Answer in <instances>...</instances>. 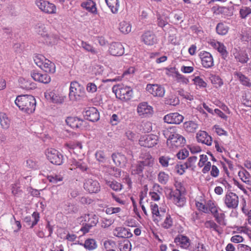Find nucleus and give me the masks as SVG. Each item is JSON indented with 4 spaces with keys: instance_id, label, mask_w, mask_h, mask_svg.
I'll use <instances>...</instances> for the list:
<instances>
[{
    "instance_id": "1",
    "label": "nucleus",
    "mask_w": 251,
    "mask_h": 251,
    "mask_svg": "<svg viewBox=\"0 0 251 251\" xmlns=\"http://www.w3.org/2000/svg\"><path fill=\"white\" fill-rule=\"evenodd\" d=\"M163 134L167 138V146L172 150L182 147L185 143L184 137L178 134L175 128L170 127L166 129L163 131Z\"/></svg>"
},
{
    "instance_id": "2",
    "label": "nucleus",
    "mask_w": 251,
    "mask_h": 251,
    "mask_svg": "<svg viewBox=\"0 0 251 251\" xmlns=\"http://www.w3.org/2000/svg\"><path fill=\"white\" fill-rule=\"evenodd\" d=\"M15 103L20 109L27 113H31L35 111L36 100L31 95L18 96Z\"/></svg>"
},
{
    "instance_id": "3",
    "label": "nucleus",
    "mask_w": 251,
    "mask_h": 251,
    "mask_svg": "<svg viewBox=\"0 0 251 251\" xmlns=\"http://www.w3.org/2000/svg\"><path fill=\"white\" fill-rule=\"evenodd\" d=\"M112 91L117 98L124 101L130 100L133 94L132 88L123 84H119L113 86Z\"/></svg>"
},
{
    "instance_id": "4",
    "label": "nucleus",
    "mask_w": 251,
    "mask_h": 251,
    "mask_svg": "<svg viewBox=\"0 0 251 251\" xmlns=\"http://www.w3.org/2000/svg\"><path fill=\"white\" fill-rule=\"evenodd\" d=\"M34 63L40 68L47 73H53L55 71L53 63L41 54H36L33 57Z\"/></svg>"
},
{
    "instance_id": "5",
    "label": "nucleus",
    "mask_w": 251,
    "mask_h": 251,
    "mask_svg": "<svg viewBox=\"0 0 251 251\" xmlns=\"http://www.w3.org/2000/svg\"><path fill=\"white\" fill-rule=\"evenodd\" d=\"M79 221L83 226L80 230L84 233H87L91 227L96 226L98 218L94 214H85L79 218Z\"/></svg>"
},
{
    "instance_id": "6",
    "label": "nucleus",
    "mask_w": 251,
    "mask_h": 251,
    "mask_svg": "<svg viewBox=\"0 0 251 251\" xmlns=\"http://www.w3.org/2000/svg\"><path fill=\"white\" fill-rule=\"evenodd\" d=\"M136 111L142 118L151 117L154 113L153 108L146 101L140 102L137 106Z\"/></svg>"
},
{
    "instance_id": "7",
    "label": "nucleus",
    "mask_w": 251,
    "mask_h": 251,
    "mask_svg": "<svg viewBox=\"0 0 251 251\" xmlns=\"http://www.w3.org/2000/svg\"><path fill=\"white\" fill-rule=\"evenodd\" d=\"M158 137L155 134H150L141 136L139 140V144L146 148H152L157 144Z\"/></svg>"
},
{
    "instance_id": "8",
    "label": "nucleus",
    "mask_w": 251,
    "mask_h": 251,
    "mask_svg": "<svg viewBox=\"0 0 251 251\" xmlns=\"http://www.w3.org/2000/svg\"><path fill=\"white\" fill-rule=\"evenodd\" d=\"M146 89L152 96L158 98H163L166 92L164 87L157 84H148L147 85Z\"/></svg>"
},
{
    "instance_id": "9",
    "label": "nucleus",
    "mask_w": 251,
    "mask_h": 251,
    "mask_svg": "<svg viewBox=\"0 0 251 251\" xmlns=\"http://www.w3.org/2000/svg\"><path fill=\"white\" fill-rule=\"evenodd\" d=\"M47 157L50 162L54 164L60 165L62 163L63 156L54 149H49L46 151Z\"/></svg>"
},
{
    "instance_id": "10",
    "label": "nucleus",
    "mask_w": 251,
    "mask_h": 251,
    "mask_svg": "<svg viewBox=\"0 0 251 251\" xmlns=\"http://www.w3.org/2000/svg\"><path fill=\"white\" fill-rule=\"evenodd\" d=\"M224 201L227 208L235 209L238 205L239 197L233 192H227L224 198Z\"/></svg>"
},
{
    "instance_id": "11",
    "label": "nucleus",
    "mask_w": 251,
    "mask_h": 251,
    "mask_svg": "<svg viewBox=\"0 0 251 251\" xmlns=\"http://www.w3.org/2000/svg\"><path fill=\"white\" fill-rule=\"evenodd\" d=\"M170 199L176 206L182 207L185 204V198L178 189L172 190L170 193Z\"/></svg>"
},
{
    "instance_id": "12",
    "label": "nucleus",
    "mask_w": 251,
    "mask_h": 251,
    "mask_svg": "<svg viewBox=\"0 0 251 251\" xmlns=\"http://www.w3.org/2000/svg\"><path fill=\"white\" fill-rule=\"evenodd\" d=\"M83 187L87 192L91 194L98 193L100 190V186L99 182L97 180L92 178L85 180Z\"/></svg>"
},
{
    "instance_id": "13",
    "label": "nucleus",
    "mask_w": 251,
    "mask_h": 251,
    "mask_svg": "<svg viewBox=\"0 0 251 251\" xmlns=\"http://www.w3.org/2000/svg\"><path fill=\"white\" fill-rule=\"evenodd\" d=\"M202 66L206 68H210L214 66V60L210 53L206 51H201L199 53Z\"/></svg>"
},
{
    "instance_id": "14",
    "label": "nucleus",
    "mask_w": 251,
    "mask_h": 251,
    "mask_svg": "<svg viewBox=\"0 0 251 251\" xmlns=\"http://www.w3.org/2000/svg\"><path fill=\"white\" fill-rule=\"evenodd\" d=\"M183 116L177 112L170 113L165 115L163 118L164 122L169 124L176 125L180 124L183 121Z\"/></svg>"
},
{
    "instance_id": "15",
    "label": "nucleus",
    "mask_w": 251,
    "mask_h": 251,
    "mask_svg": "<svg viewBox=\"0 0 251 251\" xmlns=\"http://www.w3.org/2000/svg\"><path fill=\"white\" fill-rule=\"evenodd\" d=\"M210 206H211L210 212L213 215L216 222L220 225L226 226L225 214L224 213H219L218 208L215 204L212 203V205H210Z\"/></svg>"
},
{
    "instance_id": "16",
    "label": "nucleus",
    "mask_w": 251,
    "mask_h": 251,
    "mask_svg": "<svg viewBox=\"0 0 251 251\" xmlns=\"http://www.w3.org/2000/svg\"><path fill=\"white\" fill-rule=\"evenodd\" d=\"M109 53L113 56H122L125 52V49L121 43H112L109 48Z\"/></svg>"
},
{
    "instance_id": "17",
    "label": "nucleus",
    "mask_w": 251,
    "mask_h": 251,
    "mask_svg": "<svg viewBox=\"0 0 251 251\" xmlns=\"http://www.w3.org/2000/svg\"><path fill=\"white\" fill-rule=\"evenodd\" d=\"M209 44L221 54L223 58L225 59L227 57L228 53L226 48L223 43L215 40H212L210 41Z\"/></svg>"
},
{
    "instance_id": "18",
    "label": "nucleus",
    "mask_w": 251,
    "mask_h": 251,
    "mask_svg": "<svg viewBox=\"0 0 251 251\" xmlns=\"http://www.w3.org/2000/svg\"><path fill=\"white\" fill-rule=\"evenodd\" d=\"M196 138L199 143L205 144L207 146H211L212 145V138L205 131H199L197 134Z\"/></svg>"
},
{
    "instance_id": "19",
    "label": "nucleus",
    "mask_w": 251,
    "mask_h": 251,
    "mask_svg": "<svg viewBox=\"0 0 251 251\" xmlns=\"http://www.w3.org/2000/svg\"><path fill=\"white\" fill-rule=\"evenodd\" d=\"M142 41L147 46H152L157 42L155 35L151 31H146L142 35Z\"/></svg>"
},
{
    "instance_id": "20",
    "label": "nucleus",
    "mask_w": 251,
    "mask_h": 251,
    "mask_svg": "<svg viewBox=\"0 0 251 251\" xmlns=\"http://www.w3.org/2000/svg\"><path fill=\"white\" fill-rule=\"evenodd\" d=\"M31 76L36 81L43 83H48L50 81V76L46 74H42L36 71H33L31 73Z\"/></svg>"
},
{
    "instance_id": "21",
    "label": "nucleus",
    "mask_w": 251,
    "mask_h": 251,
    "mask_svg": "<svg viewBox=\"0 0 251 251\" xmlns=\"http://www.w3.org/2000/svg\"><path fill=\"white\" fill-rule=\"evenodd\" d=\"M232 52L236 61L241 63H246L249 60L248 55L245 51L234 48Z\"/></svg>"
},
{
    "instance_id": "22",
    "label": "nucleus",
    "mask_w": 251,
    "mask_h": 251,
    "mask_svg": "<svg viewBox=\"0 0 251 251\" xmlns=\"http://www.w3.org/2000/svg\"><path fill=\"white\" fill-rule=\"evenodd\" d=\"M215 204L211 201H208L207 202L204 200H200V201H196V206L197 209L205 213H209L211 211L210 205Z\"/></svg>"
},
{
    "instance_id": "23",
    "label": "nucleus",
    "mask_w": 251,
    "mask_h": 251,
    "mask_svg": "<svg viewBox=\"0 0 251 251\" xmlns=\"http://www.w3.org/2000/svg\"><path fill=\"white\" fill-rule=\"evenodd\" d=\"M45 97L47 100H50L54 103H61L62 102L61 93L58 90H54L52 91L46 92L45 93Z\"/></svg>"
},
{
    "instance_id": "24",
    "label": "nucleus",
    "mask_w": 251,
    "mask_h": 251,
    "mask_svg": "<svg viewBox=\"0 0 251 251\" xmlns=\"http://www.w3.org/2000/svg\"><path fill=\"white\" fill-rule=\"evenodd\" d=\"M175 243L184 249H188L190 246L189 238L182 234L178 235L174 240Z\"/></svg>"
},
{
    "instance_id": "25",
    "label": "nucleus",
    "mask_w": 251,
    "mask_h": 251,
    "mask_svg": "<svg viewBox=\"0 0 251 251\" xmlns=\"http://www.w3.org/2000/svg\"><path fill=\"white\" fill-rule=\"evenodd\" d=\"M84 116L88 120L92 122L97 121L100 118L99 113L94 107L88 108L85 111Z\"/></svg>"
},
{
    "instance_id": "26",
    "label": "nucleus",
    "mask_w": 251,
    "mask_h": 251,
    "mask_svg": "<svg viewBox=\"0 0 251 251\" xmlns=\"http://www.w3.org/2000/svg\"><path fill=\"white\" fill-rule=\"evenodd\" d=\"M67 126L75 129L80 127L83 123V121L76 117H69L65 120Z\"/></svg>"
},
{
    "instance_id": "27",
    "label": "nucleus",
    "mask_w": 251,
    "mask_h": 251,
    "mask_svg": "<svg viewBox=\"0 0 251 251\" xmlns=\"http://www.w3.org/2000/svg\"><path fill=\"white\" fill-rule=\"evenodd\" d=\"M80 85L77 81H74L71 82L70 87L69 97L71 99H75L77 96H79Z\"/></svg>"
},
{
    "instance_id": "28",
    "label": "nucleus",
    "mask_w": 251,
    "mask_h": 251,
    "mask_svg": "<svg viewBox=\"0 0 251 251\" xmlns=\"http://www.w3.org/2000/svg\"><path fill=\"white\" fill-rule=\"evenodd\" d=\"M234 75L238 79L240 83L244 86L248 87H251V81L250 79L243 75L241 72H235Z\"/></svg>"
},
{
    "instance_id": "29",
    "label": "nucleus",
    "mask_w": 251,
    "mask_h": 251,
    "mask_svg": "<svg viewBox=\"0 0 251 251\" xmlns=\"http://www.w3.org/2000/svg\"><path fill=\"white\" fill-rule=\"evenodd\" d=\"M114 235L123 238H127L132 236V234L127 229L123 227H116L114 230Z\"/></svg>"
},
{
    "instance_id": "30",
    "label": "nucleus",
    "mask_w": 251,
    "mask_h": 251,
    "mask_svg": "<svg viewBox=\"0 0 251 251\" xmlns=\"http://www.w3.org/2000/svg\"><path fill=\"white\" fill-rule=\"evenodd\" d=\"M19 84L20 87L23 89L30 90L36 88L35 83L23 77L19 79Z\"/></svg>"
},
{
    "instance_id": "31",
    "label": "nucleus",
    "mask_w": 251,
    "mask_h": 251,
    "mask_svg": "<svg viewBox=\"0 0 251 251\" xmlns=\"http://www.w3.org/2000/svg\"><path fill=\"white\" fill-rule=\"evenodd\" d=\"M112 159L117 165H125L126 162V157L120 153H114L112 155Z\"/></svg>"
},
{
    "instance_id": "32",
    "label": "nucleus",
    "mask_w": 251,
    "mask_h": 251,
    "mask_svg": "<svg viewBox=\"0 0 251 251\" xmlns=\"http://www.w3.org/2000/svg\"><path fill=\"white\" fill-rule=\"evenodd\" d=\"M105 1L112 13L117 14L120 8L119 0H105Z\"/></svg>"
},
{
    "instance_id": "33",
    "label": "nucleus",
    "mask_w": 251,
    "mask_h": 251,
    "mask_svg": "<svg viewBox=\"0 0 251 251\" xmlns=\"http://www.w3.org/2000/svg\"><path fill=\"white\" fill-rule=\"evenodd\" d=\"M166 213V208L165 207H160L159 210L157 211L155 214L152 215L153 221L155 223L158 224L162 221Z\"/></svg>"
},
{
    "instance_id": "34",
    "label": "nucleus",
    "mask_w": 251,
    "mask_h": 251,
    "mask_svg": "<svg viewBox=\"0 0 251 251\" xmlns=\"http://www.w3.org/2000/svg\"><path fill=\"white\" fill-rule=\"evenodd\" d=\"M183 126L185 131L189 133H194L198 128V125L192 121L185 122L183 123Z\"/></svg>"
},
{
    "instance_id": "35",
    "label": "nucleus",
    "mask_w": 251,
    "mask_h": 251,
    "mask_svg": "<svg viewBox=\"0 0 251 251\" xmlns=\"http://www.w3.org/2000/svg\"><path fill=\"white\" fill-rule=\"evenodd\" d=\"M81 6L87 11L94 14H97V10L96 3L92 0H88L81 4Z\"/></svg>"
},
{
    "instance_id": "36",
    "label": "nucleus",
    "mask_w": 251,
    "mask_h": 251,
    "mask_svg": "<svg viewBox=\"0 0 251 251\" xmlns=\"http://www.w3.org/2000/svg\"><path fill=\"white\" fill-rule=\"evenodd\" d=\"M164 218V221L160 224L161 226L165 229L172 228L173 226L174 222L170 214L167 213Z\"/></svg>"
},
{
    "instance_id": "37",
    "label": "nucleus",
    "mask_w": 251,
    "mask_h": 251,
    "mask_svg": "<svg viewBox=\"0 0 251 251\" xmlns=\"http://www.w3.org/2000/svg\"><path fill=\"white\" fill-rule=\"evenodd\" d=\"M0 124L3 129H7L9 128L10 125V120L5 113H0Z\"/></svg>"
},
{
    "instance_id": "38",
    "label": "nucleus",
    "mask_w": 251,
    "mask_h": 251,
    "mask_svg": "<svg viewBox=\"0 0 251 251\" xmlns=\"http://www.w3.org/2000/svg\"><path fill=\"white\" fill-rule=\"evenodd\" d=\"M144 169V165L139 161L132 166L131 174L134 175L141 176L143 175V171Z\"/></svg>"
},
{
    "instance_id": "39",
    "label": "nucleus",
    "mask_w": 251,
    "mask_h": 251,
    "mask_svg": "<svg viewBox=\"0 0 251 251\" xmlns=\"http://www.w3.org/2000/svg\"><path fill=\"white\" fill-rule=\"evenodd\" d=\"M140 162L144 165V167H152L154 163V159L150 154L148 153L145 155L143 160Z\"/></svg>"
},
{
    "instance_id": "40",
    "label": "nucleus",
    "mask_w": 251,
    "mask_h": 251,
    "mask_svg": "<svg viewBox=\"0 0 251 251\" xmlns=\"http://www.w3.org/2000/svg\"><path fill=\"white\" fill-rule=\"evenodd\" d=\"M119 28L123 33L127 34L131 30V25L129 22L123 21L120 22Z\"/></svg>"
},
{
    "instance_id": "41",
    "label": "nucleus",
    "mask_w": 251,
    "mask_h": 251,
    "mask_svg": "<svg viewBox=\"0 0 251 251\" xmlns=\"http://www.w3.org/2000/svg\"><path fill=\"white\" fill-rule=\"evenodd\" d=\"M216 29L218 34L225 35L227 33L229 27L223 23H220L217 24Z\"/></svg>"
},
{
    "instance_id": "42",
    "label": "nucleus",
    "mask_w": 251,
    "mask_h": 251,
    "mask_svg": "<svg viewBox=\"0 0 251 251\" xmlns=\"http://www.w3.org/2000/svg\"><path fill=\"white\" fill-rule=\"evenodd\" d=\"M221 164L223 168L224 172L227 176H228L229 172L228 168L230 170H232L233 169V165L232 161L227 159L224 158V161H221Z\"/></svg>"
},
{
    "instance_id": "43",
    "label": "nucleus",
    "mask_w": 251,
    "mask_h": 251,
    "mask_svg": "<svg viewBox=\"0 0 251 251\" xmlns=\"http://www.w3.org/2000/svg\"><path fill=\"white\" fill-rule=\"evenodd\" d=\"M84 247L87 250L92 251L97 248V244L95 239L89 238L85 240Z\"/></svg>"
},
{
    "instance_id": "44",
    "label": "nucleus",
    "mask_w": 251,
    "mask_h": 251,
    "mask_svg": "<svg viewBox=\"0 0 251 251\" xmlns=\"http://www.w3.org/2000/svg\"><path fill=\"white\" fill-rule=\"evenodd\" d=\"M106 184L115 191H120L122 189V185L115 180H106Z\"/></svg>"
},
{
    "instance_id": "45",
    "label": "nucleus",
    "mask_w": 251,
    "mask_h": 251,
    "mask_svg": "<svg viewBox=\"0 0 251 251\" xmlns=\"http://www.w3.org/2000/svg\"><path fill=\"white\" fill-rule=\"evenodd\" d=\"M211 11L214 15H218L223 14L226 11L228 10L226 7L221 6L219 5H215L211 8Z\"/></svg>"
},
{
    "instance_id": "46",
    "label": "nucleus",
    "mask_w": 251,
    "mask_h": 251,
    "mask_svg": "<svg viewBox=\"0 0 251 251\" xmlns=\"http://www.w3.org/2000/svg\"><path fill=\"white\" fill-rule=\"evenodd\" d=\"M242 102L246 106L251 107V92H246L242 96Z\"/></svg>"
},
{
    "instance_id": "47",
    "label": "nucleus",
    "mask_w": 251,
    "mask_h": 251,
    "mask_svg": "<svg viewBox=\"0 0 251 251\" xmlns=\"http://www.w3.org/2000/svg\"><path fill=\"white\" fill-rule=\"evenodd\" d=\"M131 244L127 239L124 240L119 246L120 251H131Z\"/></svg>"
},
{
    "instance_id": "48",
    "label": "nucleus",
    "mask_w": 251,
    "mask_h": 251,
    "mask_svg": "<svg viewBox=\"0 0 251 251\" xmlns=\"http://www.w3.org/2000/svg\"><path fill=\"white\" fill-rule=\"evenodd\" d=\"M81 46L84 50L91 52L92 54H96L98 53L97 50L95 49V48L86 42L82 41Z\"/></svg>"
},
{
    "instance_id": "49",
    "label": "nucleus",
    "mask_w": 251,
    "mask_h": 251,
    "mask_svg": "<svg viewBox=\"0 0 251 251\" xmlns=\"http://www.w3.org/2000/svg\"><path fill=\"white\" fill-rule=\"evenodd\" d=\"M179 100L178 98L175 95H171L166 99L165 103L167 104L176 106L178 104Z\"/></svg>"
},
{
    "instance_id": "50",
    "label": "nucleus",
    "mask_w": 251,
    "mask_h": 251,
    "mask_svg": "<svg viewBox=\"0 0 251 251\" xmlns=\"http://www.w3.org/2000/svg\"><path fill=\"white\" fill-rule=\"evenodd\" d=\"M197 161V157L195 156L190 157L185 162L188 169L194 170L196 168V164Z\"/></svg>"
},
{
    "instance_id": "51",
    "label": "nucleus",
    "mask_w": 251,
    "mask_h": 251,
    "mask_svg": "<svg viewBox=\"0 0 251 251\" xmlns=\"http://www.w3.org/2000/svg\"><path fill=\"white\" fill-rule=\"evenodd\" d=\"M251 14V8L247 6H242L239 10L240 17L242 19H246Z\"/></svg>"
},
{
    "instance_id": "52",
    "label": "nucleus",
    "mask_w": 251,
    "mask_h": 251,
    "mask_svg": "<svg viewBox=\"0 0 251 251\" xmlns=\"http://www.w3.org/2000/svg\"><path fill=\"white\" fill-rule=\"evenodd\" d=\"M158 181L162 184H166L169 180V175L164 172H160L157 176Z\"/></svg>"
},
{
    "instance_id": "53",
    "label": "nucleus",
    "mask_w": 251,
    "mask_h": 251,
    "mask_svg": "<svg viewBox=\"0 0 251 251\" xmlns=\"http://www.w3.org/2000/svg\"><path fill=\"white\" fill-rule=\"evenodd\" d=\"M43 12L48 14L55 13L56 12V6L54 4L48 1V4L45 5Z\"/></svg>"
},
{
    "instance_id": "54",
    "label": "nucleus",
    "mask_w": 251,
    "mask_h": 251,
    "mask_svg": "<svg viewBox=\"0 0 251 251\" xmlns=\"http://www.w3.org/2000/svg\"><path fill=\"white\" fill-rule=\"evenodd\" d=\"M42 38L43 42L47 44H52L55 43V37L48 32L46 33V35H45Z\"/></svg>"
},
{
    "instance_id": "55",
    "label": "nucleus",
    "mask_w": 251,
    "mask_h": 251,
    "mask_svg": "<svg viewBox=\"0 0 251 251\" xmlns=\"http://www.w3.org/2000/svg\"><path fill=\"white\" fill-rule=\"evenodd\" d=\"M238 176L242 181L247 184L250 183L249 174L248 172L245 170L239 171Z\"/></svg>"
},
{
    "instance_id": "56",
    "label": "nucleus",
    "mask_w": 251,
    "mask_h": 251,
    "mask_svg": "<svg viewBox=\"0 0 251 251\" xmlns=\"http://www.w3.org/2000/svg\"><path fill=\"white\" fill-rule=\"evenodd\" d=\"M211 81L216 87H220L223 84L222 79L218 75H213L211 77Z\"/></svg>"
},
{
    "instance_id": "57",
    "label": "nucleus",
    "mask_w": 251,
    "mask_h": 251,
    "mask_svg": "<svg viewBox=\"0 0 251 251\" xmlns=\"http://www.w3.org/2000/svg\"><path fill=\"white\" fill-rule=\"evenodd\" d=\"M205 227L212 229L213 230L219 232V226L212 220L207 221L204 223Z\"/></svg>"
},
{
    "instance_id": "58",
    "label": "nucleus",
    "mask_w": 251,
    "mask_h": 251,
    "mask_svg": "<svg viewBox=\"0 0 251 251\" xmlns=\"http://www.w3.org/2000/svg\"><path fill=\"white\" fill-rule=\"evenodd\" d=\"M194 84L200 88H205L207 86L206 83L200 76H196L193 79Z\"/></svg>"
},
{
    "instance_id": "59",
    "label": "nucleus",
    "mask_w": 251,
    "mask_h": 251,
    "mask_svg": "<svg viewBox=\"0 0 251 251\" xmlns=\"http://www.w3.org/2000/svg\"><path fill=\"white\" fill-rule=\"evenodd\" d=\"M26 166L31 169H37L38 168V162L34 158H29L26 161Z\"/></svg>"
},
{
    "instance_id": "60",
    "label": "nucleus",
    "mask_w": 251,
    "mask_h": 251,
    "mask_svg": "<svg viewBox=\"0 0 251 251\" xmlns=\"http://www.w3.org/2000/svg\"><path fill=\"white\" fill-rule=\"evenodd\" d=\"M36 32L40 35L42 37L45 35H46V33H48L47 28L44 25L39 24L37 26Z\"/></svg>"
},
{
    "instance_id": "61",
    "label": "nucleus",
    "mask_w": 251,
    "mask_h": 251,
    "mask_svg": "<svg viewBox=\"0 0 251 251\" xmlns=\"http://www.w3.org/2000/svg\"><path fill=\"white\" fill-rule=\"evenodd\" d=\"M103 246L106 251L114 250L113 248L116 247V243L114 241L107 240L104 241Z\"/></svg>"
},
{
    "instance_id": "62",
    "label": "nucleus",
    "mask_w": 251,
    "mask_h": 251,
    "mask_svg": "<svg viewBox=\"0 0 251 251\" xmlns=\"http://www.w3.org/2000/svg\"><path fill=\"white\" fill-rule=\"evenodd\" d=\"M176 78L177 82L181 83L184 84H187L189 82L187 78L178 73H176Z\"/></svg>"
},
{
    "instance_id": "63",
    "label": "nucleus",
    "mask_w": 251,
    "mask_h": 251,
    "mask_svg": "<svg viewBox=\"0 0 251 251\" xmlns=\"http://www.w3.org/2000/svg\"><path fill=\"white\" fill-rule=\"evenodd\" d=\"M187 169L188 168L185 163L178 164L176 166V172L180 175H183Z\"/></svg>"
},
{
    "instance_id": "64",
    "label": "nucleus",
    "mask_w": 251,
    "mask_h": 251,
    "mask_svg": "<svg viewBox=\"0 0 251 251\" xmlns=\"http://www.w3.org/2000/svg\"><path fill=\"white\" fill-rule=\"evenodd\" d=\"M193 251H208L205 245L201 242L196 243Z\"/></svg>"
}]
</instances>
